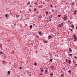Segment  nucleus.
<instances>
[{"instance_id": "f257e3e1", "label": "nucleus", "mask_w": 77, "mask_h": 77, "mask_svg": "<svg viewBox=\"0 0 77 77\" xmlns=\"http://www.w3.org/2000/svg\"><path fill=\"white\" fill-rule=\"evenodd\" d=\"M66 17L67 16H65L63 17V19L64 20H66V19L67 18Z\"/></svg>"}, {"instance_id": "f03ea898", "label": "nucleus", "mask_w": 77, "mask_h": 77, "mask_svg": "<svg viewBox=\"0 0 77 77\" xmlns=\"http://www.w3.org/2000/svg\"><path fill=\"white\" fill-rule=\"evenodd\" d=\"M77 37H74V41H77Z\"/></svg>"}, {"instance_id": "7ed1b4c3", "label": "nucleus", "mask_w": 77, "mask_h": 77, "mask_svg": "<svg viewBox=\"0 0 77 77\" xmlns=\"http://www.w3.org/2000/svg\"><path fill=\"white\" fill-rule=\"evenodd\" d=\"M71 27H72L73 29H74V25H71Z\"/></svg>"}, {"instance_id": "20e7f679", "label": "nucleus", "mask_w": 77, "mask_h": 77, "mask_svg": "<svg viewBox=\"0 0 77 77\" xmlns=\"http://www.w3.org/2000/svg\"><path fill=\"white\" fill-rule=\"evenodd\" d=\"M19 16L20 15H18V14H16V17H17V18H18Z\"/></svg>"}, {"instance_id": "39448f33", "label": "nucleus", "mask_w": 77, "mask_h": 77, "mask_svg": "<svg viewBox=\"0 0 77 77\" xmlns=\"http://www.w3.org/2000/svg\"><path fill=\"white\" fill-rule=\"evenodd\" d=\"M69 51L70 52V53L71 52H72V50H71V48H69Z\"/></svg>"}, {"instance_id": "423d86ee", "label": "nucleus", "mask_w": 77, "mask_h": 77, "mask_svg": "<svg viewBox=\"0 0 77 77\" xmlns=\"http://www.w3.org/2000/svg\"><path fill=\"white\" fill-rule=\"evenodd\" d=\"M32 27H33L32 25H30L29 26V28L30 29H32Z\"/></svg>"}, {"instance_id": "0eeeda50", "label": "nucleus", "mask_w": 77, "mask_h": 77, "mask_svg": "<svg viewBox=\"0 0 77 77\" xmlns=\"http://www.w3.org/2000/svg\"><path fill=\"white\" fill-rule=\"evenodd\" d=\"M35 37L37 38H39V36L38 35H36Z\"/></svg>"}, {"instance_id": "6e6552de", "label": "nucleus", "mask_w": 77, "mask_h": 77, "mask_svg": "<svg viewBox=\"0 0 77 77\" xmlns=\"http://www.w3.org/2000/svg\"><path fill=\"white\" fill-rule=\"evenodd\" d=\"M71 60H69V64H70V63H71Z\"/></svg>"}, {"instance_id": "1a4fd4ad", "label": "nucleus", "mask_w": 77, "mask_h": 77, "mask_svg": "<svg viewBox=\"0 0 77 77\" xmlns=\"http://www.w3.org/2000/svg\"><path fill=\"white\" fill-rule=\"evenodd\" d=\"M34 11H37V9L34 8Z\"/></svg>"}, {"instance_id": "9d476101", "label": "nucleus", "mask_w": 77, "mask_h": 77, "mask_svg": "<svg viewBox=\"0 0 77 77\" xmlns=\"http://www.w3.org/2000/svg\"><path fill=\"white\" fill-rule=\"evenodd\" d=\"M51 36H48V39H50V38H51Z\"/></svg>"}, {"instance_id": "9b49d317", "label": "nucleus", "mask_w": 77, "mask_h": 77, "mask_svg": "<svg viewBox=\"0 0 77 77\" xmlns=\"http://www.w3.org/2000/svg\"><path fill=\"white\" fill-rule=\"evenodd\" d=\"M52 17H53V15H51V16L49 17L50 18H51Z\"/></svg>"}, {"instance_id": "f8f14e48", "label": "nucleus", "mask_w": 77, "mask_h": 77, "mask_svg": "<svg viewBox=\"0 0 77 77\" xmlns=\"http://www.w3.org/2000/svg\"><path fill=\"white\" fill-rule=\"evenodd\" d=\"M77 10L75 11L74 12V14H76V12H77Z\"/></svg>"}, {"instance_id": "ddd939ff", "label": "nucleus", "mask_w": 77, "mask_h": 77, "mask_svg": "<svg viewBox=\"0 0 77 77\" xmlns=\"http://www.w3.org/2000/svg\"><path fill=\"white\" fill-rule=\"evenodd\" d=\"M30 2H28L27 4V5H30Z\"/></svg>"}, {"instance_id": "4468645a", "label": "nucleus", "mask_w": 77, "mask_h": 77, "mask_svg": "<svg viewBox=\"0 0 77 77\" xmlns=\"http://www.w3.org/2000/svg\"><path fill=\"white\" fill-rule=\"evenodd\" d=\"M73 36L74 37V38H75V37H76V36L74 34L73 35Z\"/></svg>"}, {"instance_id": "2eb2a0df", "label": "nucleus", "mask_w": 77, "mask_h": 77, "mask_svg": "<svg viewBox=\"0 0 77 77\" xmlns=\"http://www.w3.org/2000/svg\"><path fill=\"white\" fill-rule=\"evenodd\" d=\"M8 74H10V71H8Z\"/></svg>"}, {"instance_id": "dca6fc26", "label": "nucleus", "mask_w": 77, "mask_h": 77, "mask_svg": "<svg viewBox=\"0 0 77 77\" xmlns=\"http://www.w3.org/2000/svg\"><path fill=\"white\" fill-rule=\"evenodd\" d=\"M46 14H47L48 15V11H47L46 12Z\"/></svg>"}, {"instance_id": "f3484780", "label": "nucleus", "mask_w": 77, "mask_h": 77, "mask_svg": "<svg viewBox=\"0 0 77 77\" xmlns=\"http://www.w3.org/2000/svg\"><path fill=\"white\" fill-rule=\"evenodd\" d=\"M68 72L69 73H71V70H69L68 71Z\"/></svg>"}, {"instance_id": "a211bd4d", "label": "nucleus", "mask_w": 77, "mask_h": 77, "mask_svg": "<svg viewBox=\"0 0 77 77\" xmlns=\"http://www.w3.org/2000/svg\"><path fill=\"white\" fill-rule=\"evenodd\" d=\"M58 27H61V24H59L58 25Z\"/></svg>"}, {"instance_id": "6ab92c4d", "label": "nucleus", "mask_w": 77, "mask_h": 77, "mask_svg": "<svg viewBox=\"0 0 77 77\" xmlns=\"http://www.w3.org/2000/svg\"><path fill=\"white\" fill-rule=\"evenodd\" d=\"M39 17L40 18H42V16H39Z\"/></svg>"}, {"instance_id": "aec40b11", "label": "nucleus", "mask_w": 77, "mask_h": 77, "mask_svg": "<svg viewBox=\"0 0 77 77\" xmlns=\"http://www.w3.org/2000/svg\"><path fill=\"white\" fill-rule=\"evenodd\" d=\"M44 42L45 43H47V41H44Z\"/></svg>"}, {"instance_id": "412c9836", "label": "nucleus", "mask_w": 77, "mask_h": 77, "mask_svg": "<svg viewBox=\"0 0 77 77\" xmlns=\"http://www.w3.org/2000/svg\"><path fill=\"white\" fill-rule=\"evenodd\" d=\"M51 69H53V66H51Z\"/></svg>"}, {"instance_id": "4be33fe9", "label": "nucleus", "mask_w": 77, "mask_h": 77, "mask_svg": "<svg viewBox=\"0 0 77 77\" xmlns=\"http://www.w3.org/2000/svg\"><path fill=\"white\" fill-rule=\"evenodd\" d=\"M50 75L52 76H53V74L52 73H51Z\"/></svg>"}, {"instance_id": "5701e85b", "label": "nucleus", "mask_w": 77, "mask_h": 77, "mask_svg": "<svg viewBox=\"0 0 77 77\" xmlns=\"http://www.w3.org/2000/svg\"><path fill=\"white\" fill-rule=\"evenodd\" d=\"M58 17H61V15H58Z\"/></svg>"}, {"instance_id": "b1692460", "label": "nucleus", "mask_w": 77, "mask_h": 77, "mask_svg": "<svg viewBox=\"0 0 77 77\" xmlns=\"http://www.w3.org/2000/svg\"><path fill=\"white\" fill-rule=\"evenodd\" d=\"M34 65H35V66H36V65H37V64L36 63H35Z\"/></svg>"}, {"instance_id": "393cba45", "label": "nucleus", "mask_w": 77, "mask_h": 77, "mask_svg": "<svg viewBox=\"0 0 77 77\" xmlns=\"http://www.w3.org/2000/svg\"><path fill=\"white\" fill-rule=\"evenodd\" d=\"M41 32H39V35H41Z\"/></svg>"}, {"instance_id": "a878e982", "label": "nucleus", "mask_w": 77, "mask_h": 77, "mask_svg": "<svg viewBox=\"0 0 77 77\" xmlns=\"http://www.w3.org/2000/svg\"><path fill=\"white\" fill-rule=\"evenodd\" d=\"M52 59H50V61L51 62H52Z\"/></svg>"}, {"instance_id": "bb28decb", "label": "nucleus", "mask_w": 77, "mask_h": 77, "mask_svg": "<svg viewBox=\"0 0 77 77\" xmlns=\"http://www.w3.org/2000/svg\"><path fill=\"white\" fill-rule=\"evenodd\" d=\"M45 72H47V70H45Z\"/></svg>"}, {"instance_id": "cd10ccee", "label": "nucleus", "mask_w": 77, "mask_h": 77, "mask_svg": "<svg viewBox=\"0 0 77 77\" xmlns=\"http://www.w3.org/2000/svg\"><path fill=\"white\" fill-rule=\"evenodd\" d=\"M29 7L30 8H31V7H32V6L30 5H29Z\"/></svg>"}, {"instance_id": "c85d7f7f", "label": "nucleus", "mask_w": 77, "mask_h": 77, "mask_svg": "<svg viewBox=\"0 0 77 77\" xmlns=\"http://www.w3.org/2000/svg\"><path fill=\"white\" fill-rule=\"evenodd\" d=\"M5 16L6 17H8V14H6Z\"/></svg>"}, {"instance_id": "c756f323", "label": "nucleus", "mask_w": 77, "mask_h": 77, "mask_svg": "<svg viewBox=\"0 0 77 77\" xmlns=\"http://www.w3.org/2000/svg\"><path fill=\"white\" fill-rule=\"evenodd\" d=\"M41 71L42 72H43L44 71V70L41 69Z\"/></svg>"}, {"instance_id": "7c9ffc66", "label": "nucleus", "mask_w": 77, "mask_h": 77, "mask_svg": "<svg viewBox=\"0 0 77 77\" xmlns=\"http://www.w3.org/2000/svg\"><path fill=\"white\" fill-rule=\"evenodd\" d=\"M19 69H22V68H21V67H20L19 68Z\"/></svg>"}, {"instance_id": "2f4dec72", "label": "nucleus", "mask_w": 77, "mask_h": 77, "mask_svg": "<svg viewBox=\"0 0 77 77\" xmlns=\"http://www.w3.org/2000/svg\"><path fill=\"white\" fill-rule=\"evenodd\" d=\"M74 58H75V59H77V57H76V56H75L74 57Z\"/></svg>"}, {"instance_id": "473e14b6", "label": "nucleus", "mask_w": 77, "mask_h": 77, "mask_svg": "<svg viewBox=\"0 0 77 77\" xmlns=\"http://www.w3.org/2000/svg\"><path fill=\"white\" fill-rule=\"evenodd\" d=\"M52 12H54V10L53 9V10H52Z\"/></svg>"}, {"instance_id": "72a5a7b5", "label": "nucleus", "mask_w": 77, "mask_h": 77, "mask_svg": "<svg viewBox=\"0 0 77 77\" xmlns=\"http://www.w3.org/2000/svg\"><path fill=\"white\" fill-rule=\"evenodd\" d=\"M0 53L1 54H2V53H3V52H2V51H1V52H0Z\"/></svg>"}, {"instance_id": "f704fd0d", "label": "nucleus", "mask_w": 77, "mask_h": 77, "mask_svg": "<svg viewBox=\"0 0 77 77\" xmlns=\"http://www.w3.org/2000/svg\"><path fill=\"white\" fill-rule=\"evenodd\" d=\"M51 8H53V5H51Z\"/></svg>"}, {"instance_id": "c9c22d12", "label": "nucleus", "mask_w": 77, "mask_h": 77, "mask_svg": "<svg viewBox=\"0 0 77 77\" xmlns=\"http://www.w3.org/2000/svg\"><path fill=\"white\" fill-rule=\"evenodd\" d=\"M35 5H37V2H36L35 3Z\"/></svg>"}, {"instance_id": "e433bc0d", "label": "nucleus", "mask_w": 77, "mask_h": 77, "mask_svg": "<svg viewBox=\"0 0 77 77\" xmlns=\"http://www.w3.org/2000/svg\"><path fill=\"white\" fill-rule=\"evenodd\" d=\"M69 56H72V54H69Z\"/></svg>"}, {"instance_id": "4c0bfd02", "label": "nucleus", "mask_w": 77, "mask_h": 77, "mask_svg": "<svg viewBox=\"0 0 77 77\" xmlns=\"http://www.w3.org/2000/svg\"><path fill=\"white\" fill-rule=\"evenodd\" d=\"M74 2H72V5H74Z\"/></svg>"}, {"instance_id": "58836bf2", "label": "nucleus", "mask_w": 77, "mask_h": 77, "mask_svg": "<svg viewBox=\"0 0 77 77\" xmlns=\"http://www.w3.org/2000/svg\"><path fill=\"white\" fill-rule=\"evenodd\" d=\"M0 46L1 47H2V44H0Z\"/></svg>"}, {"instance_id": "ea45409f", "label": "nucleus", "mask_w": 77, "mask_h": 77, "mask_svg": "<svg viewBox=\"0 0 77 77\" xmlns=\"http://www.w3.org/2000/svg\"><path fill=\"white\" fill-rule=\"evenodd\" d=\"M66 62H68V60L66 59Z\"/></svg>"}, {"instance_id": "a19ab883", "label": "nucleus", "mask_w": 77, "mask_h": 77, "mask_svg": "<svg viewBox=\"0 0 77 77\" xmlns=\"http://www.w3.org/2000/svg\"><path fill=\"white\" fill-rule=\"evenodd\" d=\"M61 26H63V23H61Z\"/></svg>"}, {"instance_id": "79ce46f5", "label": "nucleus", "mask_w": 77, "mask_h": 77, "mask_svg": "<svg viewBox=\"0 0 77 77\" xmlns=\"http://www.w3.org/2000/svg\"><path fill=\"white\" fill-rule=\"evenodd\" d=\"M33 26H35V24H33Z\"/></svg>"}, {"instance_id": "37998d69", "label": "nucleus", "mask_w": 77, "mask_h": 77, "mask_svg": "<svg viewBox=\"0 0 77 77\" xmlns=\"http://www.w3.org/2000/svg\"><path fill=\"white\" fill-rule=\"evenodd\" d=\"M73 62L74 63H75V62H74V60L73 61Z\"/></svg>"}, {"instance_id": "c03bdc74", "label": "nucleus", "mask_w": 77, "mask_h": 77, "mask_svg": "<svg viewBox=\"0 0 77 77\" xmlns=\"http://www.w3.org/2000/svg\"><path fill=\"white\" fill-rule=\"evenodd\" d=\"M56 56H57V57H59V56L58 55H55Z\"/></svg>"}, {"instance_id": "a18cd8bd", "label": "nucleus", "mask_w": 77, "mask_h": 77, "mask_svg": "<svg viewBox=\"0 0 77 77\" xmlns=\"http://www.w3.org/2000/svg\"><path fill=\"white\" fill-rule=\"evenodd\" d=\"M40 75H42V73H40Z\"/></svg>"}, {"instance_id": "49530a36", "label": "nucleus", "mask_w": 77, "mask_h": 77, "mask_svg": "<svg viewBox=\"0 0 77 77\" xmlns=\"http://www.w3.org/2000/svg\"><path fill=\"white\" fill-rule=\"evenodd\" d=\"M63 69H65V67H64Z\"/></svg>"}, {"instance_id": "de8ad7c7", "label": "nucleus", "mask_w": 77, "mask_h": 77, "mask_svg": "<svg viewBox=\"0 0 77 77\" xmlns=\"http://www.w3.org/2000/svg\"><path fill=\"white\" fill-rule=\"evenodd\" d=\"M71 31H72V29H71Z\"/></svg>"}, {"instance_id": "09e8293b", "label": "nucleus", "mask_w": 77, "mask_h": 77, "mask_svg": "<svg viewBox=\"0 0 77 77\" xmlns=\"http://www.w3.org/2000/svg\"><path fill=\"white\" fill-rule=\"evenodd\" d=\"M77 64H75V66H76V65H77Z\"/></svg>"}, {"instance_id": "8fccbe9b", "label": "nucleus", "mask_w": 77, "mask_h": 77, "mask_svg": "<svg viewBox=\"0 0 77 77\" xmlns=\"http://www.w3.org/2000/svg\"><path fill=\"white\" fill-rule=\"evenodd\" d=\"M29 12H31V10H29Z\"/></svg>"}, {"instance_id": "3c124183", "label": "nucleus", "mask_w": 77, "mask_h": 77, "mask_svg": "<svg viewBox=\"0 0 77 77\" xmlns=\"http://www.w3.org/2000/svg\"><path fill=\"white\" fill-rule=\"evenodd\" d=\"M49 21H51V19H50L49 20Z\"/></svg>"}, {"instance_id": "603ef678", "label": "nucleus", "mask_w": 77, "mask_h": 77, "mask_svg": "<svg viewBox=\"0 0 77 77\" xmlns=\"http://www.w3.org/2000/svg\"><path fill=\"white\" fill-rule=\"evenodd\" d=\"M70 23H71V24H72V22H70Z\"/></svg>"}, {"instance_id": "864d4df0", "label": "nucleus", "mask_w": 77, "mask_h": 77, "mask_svg": "<svg viewBox=\"0 0 77 77\" xmlns=\"http://www.w3.org/2000/svg\"><path fill=\"white\" fill-rule=\"evenodd\" d=\"M61 77H63V75L62 74L61 75Z\"/></svg>"}, {"instance_id": "5fc2aeb1", "label": "nucleus", "mask_w": 77, "mask_h": 77, "mask_svg": "<svg viewBox=\"0 0 77 77\" xmlns=\"http://www.w3.org/2000/svg\"><path fill=\"white\" fill-rule=\"evenodd\" d=\"M67 4H68V3H66V5H67Z\"/></svg>"}, {"instance_id": "6e6d98bb", "label": "nucleus", "mask_w": 77, "mask_h": 77, "mask_svg": "<svg viewBox=\"0 0 77 77\" xmlns=\"http://www.w3.org/2000/svg\"><path fill=\"white\" fill-rule=\"evenodd\" d=\"M22 20V19H20V20Z\"/></svg>"}, {"instance_id": "4d7b16f0", "label": "nucleus", "mask_w": 77, "mask_h": 77, "mask_svg": "<svg viewBox=\"0 0 77 77\" xmlns=\"http://www.w3.org/2000/svg\"><path fill=\"white\" fill-rule=\"evenodd\" d=\"M42 68H40V69H42Z\"/></svg>"}, {"instance_id": "13d9d810", "label": "nucleus", "mask_w": 77, "mask_h": 77, "mask_svg": "<svg viewBox=\"0 0 77 77\" xmlns=\"http://www.w3.org/2000/svg\"><path fill=\"white\" fill-rule=\"evenodd\" d=\"M25 25L26 26H27V24H26Z\"/></svg>"}, {"instance_id": "bf43d9fd", "label": "nucleus", "mask_w": 77, "mask_h": 77, "mask_svg": "<svg viewBox=\"0 0 77 77\" xmlns=\"http://www.w3.org/2000/svg\"><path fill=\"white\" fill-rule=\"evenodd\" d=\"M68 22H70V20H69Z\"/></svg>"}, {"instance_id": "052dcab7", "label": "nucleus", "mask_w": 77, "mask_h": 77, "mask_svg": "<svg viewBox=\"0 0 77 77\" xmlns=\"http://www.w3.org/2000/svg\"><path fill=\"white\" fill-rule=\"evenodd\" d=\"M31 76V74H30L29 75V76Z\"/></svg>"}, {"instance_id": "680f3d73", "label": "nucleus", "mask_w": 77, "mask_h": 77, "mask_svg": "<svg viewBox=\"0 0 77 77\" xmlns=\"http://www.w3.org/2000/svg\"><path fill=\"white\" fill-rule=\"evenodd\" d=\"M76 29H77V26L76 28Z\"/></svg>"}, {"instance_id": "e2e57ef3", "label": "nucleus", "mask_w": 77, "mask_h": 77, "mask_svg": "<svg viewBox=\"0 0 77 77\" xmlns=\"http://www.w3.org/2000/svg\"><path fill=\"white\" fill-rule=\"evenodd\" d=\"M27 62H28V61H27Z\"/></svg>"}, {"instance_id": "0e129e2a", "label": "nucleus", "mask_w": 77, "mask_h": 77, "mask_svg": "<svg viewBox=\"0 0 77 77\" xmlns=\"http://www.w3.org/2000/svg\"><path fill=\"white\" fill-rule=\"evenodd\" d=\"M36 53H38V52L36 51Z\"/></svg>"}, {"instance_id": "69168bd1", "label": "nucleus", "mask_w": 77, "mask_h": 77, "mask_svg": "<svg viewBox=\"0 0 77 77\" xmlns=\"http://www.w3.org/2000/svg\"><path fill=\"white\" fill-rule=\"evenodd\" d=\"M40 8H42V7H41Z\"/></svg>"}, {"instance_id": "338daca9", "label": "nucleus", "mask_w": 77, "mask_h": 77, "mask_svg": "<svg viewBox=\"0 0 77 77\" xmlns=\"http://www.w3.org/2000/svg\"><path fill=\"white\" fill-rule=\"evenodd\" d=\"M30 74H31V72H30Z\"/></svg>"}, {"instance_id": "774afa93", "label": "nucleus", "mask_w": 77, "mask_h": 77, "mask_svg": "<svg viewBox=\"0 0 77 77\" xmlns=\"http://www.w3.org/2000/svg\"><path fill=\"white\" fill-rule=\"evenodd\" d=\"M49 1H50V0H48Z\"/></svg>"}]
</instances>
